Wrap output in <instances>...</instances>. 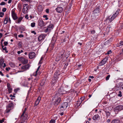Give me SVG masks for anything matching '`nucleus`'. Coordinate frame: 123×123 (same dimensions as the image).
Here are the masks:
<instances>
[{
    "label": "nucleus",
    "mask_w": 123,
    "mask_h": 123,
    "mask_svg": "<svg viewBox=\"0 0 123 123\" xmlns=\"http://www.w3.org/2000/svg\"><path fill=\"white\" fill-rule=\"evenodd\" d=\"M3 65H2V67H3V68H4L6 66V65L5 63H4L3 64Z\"/></svg>",
    "instance_id": "13d9d810"
},
{
    "label": "nucleus",
    "mask_w": 123,
    "mask_h": 123,
    "mask_svg": "<svg viewBox=\"0 0 123 123\" xmlns=\"http://www.w3.org/2000/svg\"><path fill=\"white\" fill-rule=\"evenodd\" d=\"M118 94L117 95V96H118L120 97H121L122 96V92L121 91H119Z\"/></svg>",
    "instance_id": "2f4dec72"
},
{
    "label": "nucleus",
    "mask_w": 123,
    "mask_h": 123,
    "mask_svg": "<svg viewBox=\"0 0 123 123\" xmlns=\"http://www.w3.org/2000/svg\"><path fill=\"white\" fill-rule=\"evenodd\" d=\"M8 43L7 42H4V44L5 46H6L8 44Z\"/></svg>",
    "instance_id": "8fccbe9b"
},
{
    "label": "nucleus",
    "mask_w": 123,
    "mask_h": 123,
    "mask_svg": "<svg viewBox=\"0 0 123 123\" xmlns=\"http://www.w3.org/2000/svg\"><path fill=\"white\" fill-rule=\"evenodd\" d=\"M39 102L38 101H37V100H36L35 102V105L36 106L38 104H39Z\"/></svg>",
    "instance_id": "58836bf2"
},
{
    "label": "nucleus",
    "mask_w": 123,
    "mask_h": 123,
    "mask_svg": "<svg viewBox=\"0 0 123 123\" xmlns=\"http://www.w3.org/2000/svg\"><path fill=\"white\" fill-rule=\"evenodd\" d=\"M8 92L9 93H11L12 92V89L11 88H8Z\"/></svg>",
    "instance_id": "e433bc0d"
},
{
    "label": "nucleus",
    "mask_w": 123,
    "mask_h": 123,
    "mask_svg": "<svg viewBox=\"0 0 123 123\" xmlns=\"http://www.w3.org/2000/svg\"><path fill=\"white\" fill-rule=\"evenodd\" d=\"M39 79V76H37L36 77V78H35L34 79V81H35V82H36Z\"/></svg>",
    "instance_id": "72a5a7b5"
},
{
    "label": "nucleus",
    "mask_w": 123,
    "mask_h": 123,
    "mask_svg": "<svg viewBox=\"0 0 123 123\" xmlns=\"http://www.w3.org/2000/svg\"><path fill=\"white\" fill-rule=\"evenodd\" d=\"M120 10L119 9H118L116 12L113 14L111 17L109 18V21L111 22L118 14Z\"/></svg>",
    "instance_id": "f03ea898"
},
{
    "label": "nucleus",
    "mask_w": 123,
    "mask_h": 123,
    "mask_svg": "<svg viewBox=\"0 0 123 123\" xmlns=\"http://www.w3.org/2000/svg\"><path fill=\"white\" fill-rule=\"evenodd\" d=\"M15 9H13L12 11V16L13 19L14 20H16L18 18L17 14L15 12Z\"/></svg>",
    "instance_id": "423d86ee"
},
{
    "label": "nucleus",
    "mask_w": 123,
    "mask_h": 123,
    "mask_svg": "<svg viewBox=\"0 0 123 123\" xmlns=\"http://www.w3.org/2000/svg\"><path fill=\"white\" fill-rule=\"evenodd\" d=\"M18 47L19 48H21L22 47V43L20 41L19 42L18 44Z\"/></svg>",
    "instance_id": "bb28decb"
},
{
    "label": "nucleus",
    "mask_w": 123,
    "mask_h": 123,
    "mask_svg": "<svg viewBox=\"0 0 123 123\" xmlns=\"http://www.w3.org/2000/svg\"><path fill=\"white\" fill-rule=\"evenodd\" d=\"M49 28L50 29V30L52 29L54 27V25H51L48 26Z\"/></svg>",
    "instance_id": "c756f323"
},
{
    "label": "nucleus",
    "mask_w": 123,
    "mask_h": 123,
    "mask_svg": "<svg viewBox=\"0 0 123 123\" xmlns=\"http://www.w3.org/2000/svg\"><path fill=\"white\" fill-rule=\"evenodd\" d=\"M18 37H24V36L22 34L19 35H18Z\"/></svg>",
    "instance_id": "5fc2aeb1"
},
{
    "label": "nucleus",
    "mask_w": 123,
    "mask_h": 123,
    "mask_svg": "<svg viewBox=\"0 0 123 123\" xmlns=\"http://www.w3.org/2000/svg\"><path fill=\"white\" fill-rule=\"evenodd\" d=\"M65 51L64 50H62L61 52L59 53V56H60L62 58V60L64 58V54Z\"/></svg>",
    "instance_id": "dca6fc26"
},
{
    "label": "nucleus",
    "mask_w": 123,
    "mask_h": 123,
    "mask_svg": "<svg viewBox=\"0 0 123 123\" xmlns=\"http://www.w3.org/2000/svg\"><path fill=\"white\" fill-rule=\"evenodd\" d=\"M27 10V8H23L22 10L23 13H26Z\"/></svg>",
    "instance_id": "c85d7f7f"
},
{
    "label": "nucleus",
    "mask_w": 123,
    "mask_h": 123,
    "mask_svg": "<svg viewBox=\"0 0 123 123\" xmlns=\"http://www.w3.org/2000/svg\"><path fill=\"white\" fill-rule=\"evenodd\" d=\"M4 119H3L1 120H0V123H2L3 122H4Z\"/></svg>",
    "instance_id": "603ef678"
},
{
    "label": "nucleus",
    "mask_w": 123,
    "mask_h": 123,
    "mask_svg": "<svg viewBox=\"0 0 123 123\" xmlns=\"http://www.w3.org/2000/svg\"><path fill=\"white\" fill-rule=\"evenodd\" d=\"M55 120L53 119H52L49 122V123H55Z\"/></svg>",
    "instance_id": "c9c22d12"
},
{
    "label": "nucleus",
    "mask_w": 123,
    "mask_h": 123,
    "mask_svg": "<svg viewBox=\"0 0 123 123\" xmlns=\"http://www.w3.org/2000/svg\"><path fill=\"white\" fill-rule=\"evenodd\" d=\"M27 110L26 108L25 109L21 116V121L24 122V123H26L27 121V118L28 117V113L26 112Z\"/></svg>",
    "instance_id": "f257e3e1"
},
{
    "label": "nucleus",
    "mask_w": 123,
    "mask_h": 123,
    "mask_svg": "<svg viewBox=\"0 0 123 123\" xmlns=\"http://www.w3.org/2000/svg\"><path fill=\"white\" fill-rule=\"evenodd\" d=\"M41 97H38L36 100L40 102V100H41Z\"/></svg>",
    "instance_id": "09e8293b"
},
{
    "label": "nucleus",
    "mask_w": 123,
    "mask_h": 123,
    "mask_svg": "<svg viewBox=\"0 0 123 123\" xmlns=\"http://www.w3.org/2000/svg\"><path fill=\"white\" fill-rule=\"evenodd\" d=\"M10 69V68H6V71H9V70Z\"/></svg>",
    "instance_id": "774afa93"
},
{
    "label": "nucleus",
    "mask_w": 123,
    "mask_h": 123,
    "mask_svg": "<svg viewBox=\"0 0 123 123\" xmlns=\"http://www.w3.org/2000/svg\"><path fill=\"white\" fill-rule=\"evenodd\" d=\"M65 93H66V91L64 90L63 87H61L59 89L57 92L56 93H58V95L60 96L63 94H64Z\"/></svg>",
    "instance_id": "39448f33"
},
{
    "label": "nucleus",
    "mask_w": 123,
    "mask_h": 123,
    "mask_svg": "<svg viewBox=\"0 0 123 123\" xmlns=\"http://www.w3.org/2000/svg\"><path fill=\"white\" fill-rule=\"evenodd\" d=\"M107 58H104L102 61L99 64V65L101 66L105 64L107 60Z\"/></svg>",
    "instance_id": "9b49d317"
},
{
    "label": "nucleus",
    "mask_w": 123,
    "mask_h": 123,
    "mask_svg": "<svg viewBox=\"0 0 123 123\" xmlns=\"http://www.w3.org/2000/svg\"><path fill=\"white\" fill-rule=\"evenodd\" d=\"M28 55L29 58L32 59L35 57L36 54L34 52H31Z\"/></svg>",
    "instance_id": "9d476101"
},
{
    "label": "nucleus",
    "mask_w": 123,
    "mask_h": 123,
    "mask_svg": "<svg viewBox=\"0 0 123 123\" xmlns=\"http://www.w3.org/2000/svg\"><path fill=\"white\" fill-rule=\"evenodd\" d=\"M116 110L120 111L123 109V106L122 105H119L116 107Z\"/></svg>",
    "instance_id": "4468645a"
},
{
    "label": "nucleus",
    "mask_w": 123,
    "mask_h": 123,
    "mask_svg": "<svg viewBox=\"0 0 123 123\" xmlns=\"http://www.w3.org/2000/svg\"><path fill=\"white\" fill-rule=\"evenodd\" d=\"M102 6L100 4H98L96 8H99L100 7H101Z\"/></svg>",
    "instance_id": "a18cd8bd"
},
{
    "label": "nucleus",
    "mask_w": 123,
    "mask_h": 123,
    "mask_svg": "<svg viewBox=\"0 0 123 123\" xmlns=\"http://www.w3.org/2000/svg\"><path fill=\"white\" fill-rule=\"evenodd\" d=\"M100 117L98 114H96L92 117V119L94 120H96L99 119Z\"/></svg>",
    "instance_id": "2eb2a0df"
},
{
    "label": "nucleus",
    "mask_w": 123,
    "mask_h": 123,
    "mask_svg": "<svg viewBox=\"0 0 123 123\" xmlns=\"http://www.w3.org/2000/svg\"><path fill=\"white\" fill-rule=\"evenodd\" d=\"M0 17H2L4 15V13L3 12H0Z\"/></svg>",
    "instance_id": "37998d69"
},
{
    "label": "nucleus",
    "mask_w": 123,
    "mask_h": 123,
    "mask_svg": "<svg viewBox=\"0 0 123 123\" xmlns=\"http://www.w3.org/2000/svg\"><path fill=\"white\" fill-rule=\"evenodd\" d=\"M91 33L92 34H94L95 33V31L94 30H93L91 31Z\"/></svg>",
    "instance_id": "864d4df0"
},
{
    "label": "nucleus",
    "mask_w": 123,
    "mask_h": 123,
    "mask_svg": "<svg viewBox=\"0 0 123 123\" xmlns=\"http://www.w3.org/2000/svg\"><path fill=\"white\" fill-rule=\"evenodd\" d=\"M123 45V41H121L118 44V46Z\"/></svg>",
    "instance_id": "7c9ffc66"
},
{
    "label": "nucleus",
    "mask_w": 123,
    "mask_h": 123,
    "mask_svg": "<svg viewBox=\"0 0 123 123\" xmlns=\"http://www.w3.org/2000/svg\"><path fill=\"white\" fill-rule=\"evenodd\" d=\"M18 59L22 62L23 64H25L27 63L28 62V61L27 60L25 59L23 57H21L19 58H18Z\"/></svg>",
    "instance_id": "6e6552de"
},
{
    "label": "nucleus",
    "mask_w": 123,
    "mask_h": 123,
    "mask_svg": "<svg viewBox=\"0 0 123 123\" xmlns=\"http://www.w3.org/2000/svg\"><path fill=\"white\" fill-rule=\"evenodd\" d=\"M2 47L3 50H6L7 49L6 47H4V46L2 45Z\"/></svg>",
    "instance_id": "ea45409f"
},
{
    "label": "nucleus",
    "mask_w": 123,
    "mask_h": 123,
    "mask_svg": "<svg viewBox=\"0 0 123 123\" xmlns=\"http://www.w3.org/2000/svg\"><path fill=\"white\" fill-rule=\"evenodd\" d=\"M12 0H9L8 1V3L9 4L10 3L12 2Z\"/></svg>",
    "instance_id": "0e129e2a"
},
{
    "label": "nucleus",
    "mask_w": 123,
    "mask_h": 123,
    "mask_svg": "<svg viewBox=\"0 0 123 123\" xmlns=\"http://www.w3.org/2000/svg\"><path fill=\"white\" fill-rule=\"evenodd\" d=\"M68 105V104L67 102L63 103L60 107V111H63L66 109Z\"/></svg>",
    "instance_id": "7ed1b4c3"
},
{
    "label": "nucleus",
    "mask_w": 123,
    "mask_h": 123,
    "mask_svg": "<svg viewBox=\"0 0 123 123\" xmlns=\"http://www.w3.org/2000/svg\"><path fill=\"white\" fill-rule=\"evenodd\" d=\"M31 33H34V35H36V33L34 31H31Z\"/></svg>",
    "instance_id": "3c124183"
},
{
    "label": "nucleus",
    "mask_w": 123,
    "mask_h": 123,
    "mask_svg": "<svg viewBox=\"0 0 123 123\" xmlns=\"http://www.w3.org/2000/svg\"><path fill=\"white\" fill-rule=\"evenodd\" d=\"M0 74L2 76H4V74H3L2 72L1 71H0Z\"/></svg>",
    "instance_id": "338daca9"
},
{
    "label": "nucleus",
    "mask_w": 123,
    "mask_h": 123,
    "mask_svg": "<svg viewBox=\"0 0 123 123\" xmlns=\"http://www.w3.org/2000/svg\"><path fill=\"white\" fill-rule=\"evenodd\" d=\"M6 4V3L4 2H2L0 4V5H3Z\"/></svg>",
    "instance_id": "49530a36"
},
{
    "label": "nucleus",
    "mask_w": 123,
    "mask_h": 123,
    "mask_svg": "<svg viewBox=\"0 0 123 123\" xmlns=\"http://www.w3.org/2000/svg\"><path fill=\"white\" fill-rule=\"evenodd\" d=\"M38 24L41 27H42L45 26L44 23L42 19L39 20Z\"/></svg>",
    "instance_id": "f8f14e48"
},
{
    "label": "nucleus",
    "mask_w": 123,
    "mask_h": 123,
    "mask_svg": "<svg viewBox=\"0 0 123 123\" xmlns=\"http://www.w3.org/2000/svg\"><path fill=\"white\" fill-rule=\"evenodd\" d=\"M11 110V108L6 106V113H9Z\"/></svg>",
    "instance_id": "a878e982"
},
{
    "label": "nucleus",
    "mask_w": 123,
    "mask_h": 123,
    "mask_svg": "<svg viewBox=\"0 0 123 123\" xmlns=\"http://www.w3.org/2000/svg\"><path fill=\"white\" fill-rule=\"evenodd\" d=\"M105 111L106 113V116L107 117V118L108 117H109L110 115V113L109 111H107L105 110Z\"/></svg>",
    "instance_id": "aec40b11"
},
{
    "label": "nucleus",
    "mask_w": 123,
    "mask_h": 123,
    "mask_svg": "<svg viewBox=\"0 0 123 123\" xmlns=\"http://www.w3.org/2000/svg\"><path fill=\"white\" fill-rule=\"evenodd\" d=\"M62 59V58L59 55V56L56 57L55 59V61L56 62H58Z\"/></svg>",
    "instance_id": "412c9836"
},
{
    "label": "nucleus",
    "mask_w": 123,
    "mask_h": 123,
    "mask_svg": "<svg viewBox=\"0 0 123 123\" xmlns=\"http://www.w3.org/2000/svg\"><path fill=\"white\" fill-rule=\"evenodd\" d=\"M39 69H37V70L36 72L35 73H34L33 74V75L35 76H37L38 74H40L39 73H37L38 70H39Z\"/></svg>",
    "instance_id": "393cba45"
},
{
    "label": "nucleus",
    "mask_w": 123,
    "mask_h": 123,
    "mask_svg": "<svg viewBox=\"0 0 123 123\" xmlns=\"http://www.w3.org/2000/svg\"><path fill=\"white\" fill-rule=\"evenodd\" d=\"M15 95V94H14L13 95H12L11 94V95H10V97H12L14 98L15 97V96L14 95Z\"/></svg>",
    "instance_id": "680f3d73"
},
{
    "label": "nucleus",
    "mask_w": 123,
    "mask_h": 123,
    "mask_svg": "<svg viewBox=\"0 0 123 123\" xmlns=\"http://www.w3.org/2000/svg\"><path fill=\"white\" fill-rule=\"evenodd\" d=\"M84 97H82L81 98V102H82L84 100Z\"/></svg>",
    "instance_id": "e2e57ef3"
},
{
    "label": "nucleus",
    "mask_w": 123,
    "mask_h": 123,
    "mask_svg": "<svg viewBox=\"0 0 123 123\" xmlns=\"http://www.w3.org/2000/svg\"><path fill=\"white\" fill-rule=\"evenodd\" d=\"M55 104L58 105L59 104L61 101V99L60 97L58 95V93H56L55 97Z\"/></svg>",
    "instance_id": "20e7f679"
},
{
    "label": "nucleus",
    "mask_w": 123,
    "mask_h": 123,
    "mask_svg": "<svg viewBox=\"0 0 123 123\" xmlns=\"http://www.w3.org/2000/svg\"><path fill=\"white\" fill-rule=\"evenodd\" d=\"M111 53V51L110 50V51H108L107 52V54H110V53Z\"/></svg>",
    "instance_id": "bf43d9fd"
},
{
    "label": "nucleus",
    "mask_w": 123,
    "mask_h": 123,
    "mask_svg": "<svg viewBox=\"0 0 123 123\" xmlns=\"http://www.w3.org/2000/svg\"><path fill=\"white\" fill-rule=\"evenodd\" d=\"M7 88H11V86L10 84V83H8L7 84Z\"/></svg>",
    "instance_id": "c03bdc74"
},
{
    "label": "nucleus",
    "mask_w": 123,
    "mask_h": 123,
    "mask_svg": "<svg viewBox=\"0 0 123 123\" xmlns=\"http://www.w3.org/2000/svg\"><path fill=\"white\" fill-rule=\"evenodd\" d=\"M59 75L60 74H59L57 71L55 73L54 76V79L55 81H56L58 80Z\"/></svg>",
    "instance_id": "1a4fd4ad"
},
{
    "label": "nucleus",
    "mask_w": 123,
    "mask_h": 123,
    "mask_svg": "<svg viewBox=\"0 0 123 123\" xmlns=\"http://www.w3.org/2000/svg\"><path fill=\"white\" fill-rule=\"evenodd\" d=\"M111 121L110 119H108L107 120V122L108 123H109Z\"/></svg>",
    "instance_id": "69168bd1"
},
{
    "label": "nucleus",
    "mask_w": 123,
    "mask_h": 123,
    "mask_svg": "<svg viewBox=\"0 0 123 123\" xmlns=\"http://www.w3.org/2000/svg\"><path fill=\"white\" fill-rule=\"evenodd\" d=\"M18 90V89H16L14 90V91L15 93H16L17 92V91Z\"/></svg>",
    "instance_id": "052dcab7"
},
{
    "label": "nucleus",
    "mask_w": 123,
    "mask_h": 123,
    "mask_svg": "<svg viewBox=\"0 0 123 123\" xmlns=\"http://www.w3.org/2000/svg\"><path fill=\"white\" fill-rule=\"evenodd\" d=\"M110 77V75H108L106 77L105 79L106 80H108L109 79Z\"/></svg>",
    "instance_id": "4c0bfd02"
},
{
    "label": "nucleus",
    "mask_w": 123,
    "mask_h": 123,
    "mask_svg": "<svg viewBox=\"0 0 123 123\" xmlns=\"http://www.w3.org/2000/svg\"><path fill=\"white\" fill-rule=\"evenodd\" d=\"M35 22H33L31 23V26L32 27H34L35 26Z\"/></svg>",
    "instance_id": "f704fd0d"
},
{
    "label": "nucleus",
    "mask_w": 123,
    "mask_h": 123,
    "mask_svg": "<svg viewBox=\"0 0 123 123\" xmlns=\"http://www.w3.org/2000/svg\"><path fill=\"white\" fill-rule=\"evenodd\" d=\"M50 31V30L49 28L48 27V26L47 28L44 31L45 32H48L49 31Z\"/></svg>",
    "instance_id": "473e14b6"
},
{
    "label": "nucleus",
    "mask_w": 123,
    "mask_h": 123,
    "mask_svg": "<svg viewBox=\"0 0 123 123\" xmlns=\"http://www.w3.org/2000/svg\"><path fill=\"white\" fill-rule=\"evenodd\" d=\"M46 12L47 13H49V9H47L45 10Z\"/></svg>",
    "instance_id": "de8ad7c7"
},
{
    "label": "nucleus",
    "mask_w": 123,
    "mask_h": 123,
    "mask_svg": "<svg viewBox=\"0 0 123 123\" xmlns=\"http://www.w3.org/2000/svg\"><path fill=\"white\" fill-rule=\"evenodd\" d=\"M30 66L29 64H28L22 66L21 67V68L22 69L26 70L29 69Z\"/></svg>",
    "instance_id": "ddd939ff"
},
{
    "label": "nucleus",
    "mask_w": 123,
    "mask_h": 123,
    "mask_svg": "<svg viewBox=\"0 0 123 123\" xmlns=\"http://www.w3.org/2000/svg\"><path fill=\"white\" fill-rule=\"evenodd\" d=\"M6 10V8H3L2 10V11L3 12H5Z\"/></svg>",
    "instance_id": "6e6d98bb"
},
{
    "label": "nucleus",
    "mask_w": 123,
    "mask_h": 123,
    "mask_svg": "<svg viewBox=\"0 0 123 123\" xmlns=\"http://www.w3.org/2000/svg\"><path fill=\"white\" fill-rule=\"evenodd\" d=\"M111 123H120V121L118 119H115L112 120Z\"/></svg>",
    "instance_id": "6ab92c4d"
},
{
    "label": "nucleus",
    "mask_w": 123,
    "mask_h": 123,
    "mask_svg": "<svg viewBox=\"0 0 123 123\" xmlns=\"http://www.w3.org/2000/svg\"><path fill=\"white\" fill-rule=\"evenodd\" d=\"M46 36V34H42L39 36L38 38V39L39 41H41L43 40L45 37Z\"/></svg>",
    "instance_id": "0eeeda50"
},
{
    "label": "nucleus",
    "mask_w": 123,
    "mask_h": 123,
    "mask_svg": "<svg viewBox=\"0 0 123 123\" xmlns=\"http://www.w3.org/2000/svg\"><path fill=\"white\" fill-rule=\"evenodd\" d=\"M4 61L3 57H1L0 58V68H1L2 67V65L4 63Z\"/></svg>",
    "instance_id": "f3484780"
},
{
    "label": "nucleus",
    "mask_w": 123,
    "mask_h": 123,
    "mask_svg": "<svg viewBox=\"0 0 123 123\" xmlns=\"http://www.w3.org/2000/svg\"><path fill=\"white\" fill-rule=\"evenodd\" d=\"M56 11L58 13L61 12L63 11V8H56Z\"/></svg>",
    "instance_id": "a211bd4d"
},
{
    "label": "nucleus",
    "mask_w": 123,
    "mask_h": 123,
    "mask_svg": "<svg viewBox=\"0 0 123 123\" xmlns=\"http://www.w3.org/2000/svg\"><path fill=\"white\" fill-rule=\"evenodd\" d=\"M8 21V18L7 17H5L4 21V24H7Z\"/></svg>",
    "instance_id": "b1692460"
},
{
    "label": "nucleus",
    "mask_w": 123,
    "mask_h": 123,
    "mask_svg": "<svg viewBox=\"0 0 123 123\" xmlns=\"http://www.w3.org/2000/svg\"><path fill=\"white\" fill-rule=\"evenodd\" d=\"M23 6L24 7L27 8L28 7V5L27 4H24Z\"/></svg>",
    "instance_id": "a19ab883"
},
{
    "label": "nucleus",
    "mask_w": 123,
    "mask_h": 123,
    "mask_svg": "<svg viewBox=\"0 0 123 123\" xmlns=\"http://www.w3.org/2000/svg\"><path fill=\"white\" fill-rule=\"evenodd\" d=\"M23 19V18L22 17H21L20 18H19L18 20L16 21V23H20L21 21Z\"/></svg>",
    "instance_id": "5701e85b"
},
{
    "label": "nucleus",
    "mask_w": 123,
    "mask_h": 123,
    "mask_svg": "<svg viewBox=\"0 0 123 123\" xmlns=\"http://www.w3.org/2000/svg\"><path fill=\"white\" fill-rule=\"evenodd\" d=\"M47 16L46 15H44L43 16V17L44 18H45V19L46 20H47L48 19V18L47 17Z\"/></svg>",
    "instance_id": "79ce46f5"
},
{
    "label": "nucleus",
    "mask_w": 123,
    "mask_h": 123,
    "mask_svg": "<svg viewBox=\"0 0 123 123\" xmlns=\"http://www.w3.org/2000/svg\"><path fill=\"white\" fill-rule=\"evenodd\" d=\"M94 13H98L99 12V8H96L93 11Z\"/></svg>",
    "instance_id": "4be33fe9"
},
{
    "label": "nucleus",
    "mask_w": 123,
    "mask_h": 123,
    "mask_svg": "<svg viewBox=\"0 0 123 123\" xmlns=\"http://www.w3.org/2000/svg\"><path fill=\"white\" fill-rule=\"evenodd\" d=\"M13 103L12 102H11L7 106L8 107L11 108V107H12L13 106Z\"/></svg>",
    "instance_id": "cd10ccee"
},
{
    "label": "nucleus",
    "mask_w": 123,
    "mask_h": 123,
    "mask_svg": "<svg viewBox=\"0 0 123 123\" xmlns=\"http://www.w3.org/2000/svg\"><path fill=\"white\" fill-rule=\"evenodd\" d=\"M25 18L27 19H28L29 17H28V14H26L25 15Z\"/></svg>",
    "instance_id": "4d7b16f0"
}]
</instances>
